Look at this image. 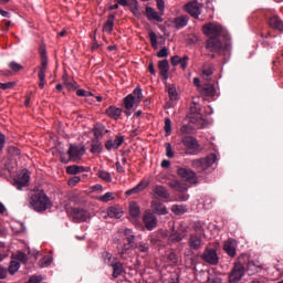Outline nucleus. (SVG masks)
<instances>
[{"label":"nucleus","instance_id":"c85d7f7f","mask_svg":"<svg viewBox=\"0 0 283 283\" xmlns=\"http://www.w3.org/2000/svg\"><path fill=\"white\" fill-rule=\"evenodd\" d=\"M114 19H116V15H108L106 22L104 23L103 32H107L108 34L112 33V30H114Z\"/></svg>","mask_w":283,"mask_h":283},{"label":"nucleus","instance_id":"a19ab883","mask_svg":"<svg viewBox=\"0 0 283 283\" xmlns=\"http://www.w3.org/2000/svg\"><path fill=\"white\" fill-rule=\"evenodd\" d=\"M149 40H150V45L154 48V50H158V36L154 31L149 33Z\"/></svg>","mask_w":283,"mask_h":283},{"label":"nucleus","instance_id":"4be33fe9","mask_svg":"<svg viewBox=\"0 0 283 283\" xmlns=\"http://www.w3.org/2000/svg\"><path fill=\"white\" fill-rule=\"evenodd\" d=\"M158 70H159L160 76H163V78L167 81V78H169V61L167 60L159 61Z\"/></svg>","mask_w":283,"mask_h":283},{"label":"nucleus","instance_id":"37998d69","mask_svg":"<svg viewBox=\"0 0 283 283\" xmlns=\"http://www.w3.org/2000/svg\"><path fill=\"white\" fill-rule=\"evenodd\" d=\"M207 283H222V277L218 274H209L207 277Z\"/></svg>","mask_w":283,"mask_h":283},{"label":"nucleus","instance_id":"c756f323","mask_svg":"<svg viewBox=\"0 0 283 283\" xmlns=\"http://www.w3.org/2000/svg\"><path fill=\"white\" fill-rule=\"evenodd\" d=\"M129 213L132 218L136 219L140 216V207L136 201H130L129 202Z\"/></svg>","mask_w":283,"mask_h":283},{"label":"nucleus","instance_id":"f3484780","mask_svg":"<svg viewBox=\"0 0 283 283\" xmlns=\"http://www.w3.org/2000/svg\"><path fill=\"white\" fill-rule=\"evenodd\" d=\"M139 104L140 103L135 99L133 94L127 95L124 98L125 109H127L124 112V114H126V116H132V112H129V109H132L134 105H139Z\"/></svg>","mask_w":283,"mask_h":283},{"label":"nucleus","instance_id":"9b49d317","mask_svg":"<svg viewBox=\"0 0 283 283\" xmlns=\"http://www.w3.org/2000/svg\"><path fill=\"white\" fill-rule=\"evenodd\" d=\"M45 72H48V56L42 55V62L39 71V87L43 90L45 87Z\"/></svg>","mask_w":283,"mask_h":283},{"label":"nucleus","instance_id":"4d7b16f0","mask_svg":"<svg viewBox=\"0 0 283 283\" xmlns=\"http://www.w3.org/2000/svg\"><path fill=\"white\" fill-rule=\"evenodd\" d=\"M41 266H50L52 264V258H44L42 261H40Z\"/></svg>","mask_w":283,"mask_h":283},{"label":"nucleus","instance_id":"4468645a","mask_svg":"<svg viewBox=\"0 0 283 283\" xmlns=\"http://www.w3.org/2000/svg\"><path fill=\"white\" fill-rule=\"evenodd\" d=\"M238 242L234 239H229L223 244V251L230 256L235 258Z\"/></svg>","mask_w":283,"mask_h":283},{"label":"nucleus","instance_id":"e433bc0d","mask_svg":"<svg viewBox=\"0 0 283 283\" xmlns=\"http://www.w3.org/2000/svg\"><path fill=\"white\" fill-rule=\"evenodd\" d=\"M81 171H83V167L76 165L66 168V174H70L71 176H76V174H81Z\"/></svg>","mask_w":283,"mask_h":283},{"label":"nucleus","instance_id":"a211bd4d","mask_svg":"<svg viewBox=\"0 0 283 283\" xmlns=\"http://www.w3.org/2000/svg\"><path fill=\"white\" fill-rule=\"evenodd\" d=\"M150 207H151L154 213H157V216H167V213H168L167 207H165L163 205V202H160L158 200H153L150 202Z\"/></svg>","mask_w":283,"mask_h":283},{"label":"nucleus","instance_id":"ddd939ff","mask_svg":"<svg viewBox=\"0 0 283 283\" xmlns=\"http://www.w3.org/2000/svg\"><path fill=\"white\" fill-rule=\"evenodd\" d=\"M70 216L76 222H85V220H87V211H85V209L73 208L70 211Z\"/></svg>","mask_w":283,"mask_h":283},{"label":"nucleus","instance_id":"bf43d9fd","mask_svg":"<svg viewBox=\"0 0 283 283\" xmlns=\"http://www.w3.org/2000/svg\"><path fill=\"white\" fill-rule=\"evenodd\" d=\"M17 260H19L20 262H28V256L23 252H18Z\"/></svg>","mask_w":283,"mask_h":283},{"label":"nucleus","instance_id":"0eeeda50","mask_svg":"<svg viewBox=\"0 0 283 283\" xmlns=\"http://www.w3.org/2000/svg\"><path fill=\"white\" fill-rule=\"evenodd\" d=\"M69 160L72 163H78L83 156H85V146L70 145L67 150Z\"/></svg>","mask_w":283,"mask_h":283},{"label":"nucleus","instance_id":"6e6552de","mask_svg":"<svg viewBox=\"0 0 283 283\" xmlns=\"http://www.w3.org/2000/svg\"><path fill=\"white\" fill-rule=\"evenodd\" d=\"M30 185V172L28 170H22L14 179L13 186L18 191H21L23 187Z\"/></svg>","mask_w":283,"mask_h":283},{"label":"nucleus","instance_id":"de8ad7c7","mask_svg":"<svg viewBox=\"0 0 283 283\" xmlns=\"http://www.w3.org/2000/svg\"><path fill=\"white\" fill-rule=\"evenodd\" d=\"M168 94L170 101H176V98H178V93L176 92V88L174 86L168 87Z\"/></svg>","mask_w":283,"mask_h":283},{"label":"nucleus","instance_id":"473e14b6","mask_svg":"<svg viewBox=\"0 0 283 283\" xmlns=\"http://www.w3.org/2000/svg\"><path fill=\"white\" fill-rule=\"evenodd\" d=\"M171 211L175 213V216H184V213H187V206L174 205L171 207Z\"/></svg>","mask_w":283,"mask_h":283},{"label":"nucleus","instance_id":"338daca9","mask_svg":"<svg viewBox=\"0 0 283 283\" xmlns=\"http://www.w3.org/2000/svg\"><path fill=\"white\" fill-rule=\"evenodd\" d=\"M148 71L150 72V74H153V76H156V69H154V62L149 63Z\"/></svg>","mask_w":283,"mask_h":283},{"label":"nucleus","instance_id":"7c9ffc66","mask_svg":"<svg viewBox=\"0 0 283 283\" xmlns=\"http://www.w3.org/2000/svg\"><path fill=\"white\" fill-rule=\"evenodd\" d=\"M109 218H116L117 220L123 218V209L119 207H111L107 211Z\"/></svg>","mask_w":283,"mask_h":283},{"label":"nucleus","instance_id":"8fccbe9b","mask_svg":"<svg viewBox=\"0 0 283 283\" xmlns=\"http://www.w3.org/2000/svg\"><path fill=\"white\" fill-rule=\"evenodd\" d=\"M167 56H169V50L164 46L158 53H157V57L158 59H167Z\"/></svg>","mask_w":283,"mask_h":283},{"label":"nucleus","instance_id":"f8f14e48","mask_svg":"<svg viewBox=\"0 0 283 283\" xmlns=\"http://www.w3.org/2000/svg\"><path fill=\"white\" fill-rule=\"evenodd\" d=\"M143 222L148 231H154V228L158 227V219L151 212L144 214Z\"/></svg>","mask_w":283,"mask_h":283},{"label":"nucleus","instance_id":"393cba45","mask_svg":"<svg viewBox=\"0 0 283 283\" xmlns=\"http://www.w3.org/2000/svg\"><path fill=\"white\" fill-rule=\"evenodd\" d=\"M182 145H185L187 147V149H198L199 145H198V140H196V138L191 137V136H185L181 139Z\"/></svg>","mask_w":283,"mask_h":283},{"label":"nucleus","instance_id":"412c9836","mask_svg":"<svg viewBox=\"0 0 283 283\" xmlns=\"http://www.w3.org/2000/svg\"><path fill=\"white\" fill-rule=\"evenodd\" d=\"M168 186L170 187V189H174L175 191H179L180 193L187 191V189H189V187L187 186V184L175 179L168 182Z\"/></svg>","mask_w":283,"mask_h":283},{"label":"nucleus","instance_id":"864d4df0","mask_svg":"<svg viewBox=\"0 0 283 283\" xmlns=\"http://www.w3.org/2000/svg\"><path fill=\"white\" fill-rule=\"evenodd\" d=\"M99 200H102V202H109V200H114V193L106 192L104 196L99 197Z\"/></svg>","mask_w":283,"mask_h":283},{"label":"nucleus","instance_id":"9d476101","mask_svg":"<svg viewBox=\"0 0 283 283\" xmlns=\"http://www.w3.org/2000/svg\"><path fill=\"white\" fill-rule=\"evenodd\" d=\"M201 9H202V4L198 3V1H196V0L188 2L185 6L186 12H188V14L190 17H193L195 19H198V17H200Z\"/></svg>","mask_w":283,"mask_h":283},{"label":"nucleus","instance_id":"c03bdc74","mask_svg":"<svg viewBox=\"0 0 283 283\" xmlns=\"http://www.w3.org/2000/svg\"><path fill=\"white\" fill-rule=\"evenodd\" d=\"M164 129L166 132V136H171V119L169 117L165 118Z\"/></svg>","mask_w":283,"mask_h":283},{"label":"nucleus","instance_id":"052dcab7","mask_svg":"<svg viewBox=\"0 0 283 283\" xmlns=\"http://www.w3.org/2000/svg\"><path fill=\"white\" fill-rule=\"evenodd\" d=\"M115 167L117 174H125V168L123 167V165H120V161H116Z\"/></svg>","mask_w":283,"mask_h":283},{"label":"nucleus","instance_id":"603ef678","mask_svg":"<svg viewBox=\"0 0 283 283\" xmlns=\"http://www.w3.org/2000/svg\"><path fill=\"white\" fill-rule=\"evenodd\" d=\"M78 182H81V177L78 176H74L73 178H71L67 182L69 187H76V185H78Z\"/></svg>","mask_w":283,"mask_h":283},{"label":"nucleus","instance_id":"69168bd1","mask_svg":"<svg viewBox=\"0 0 283 283\" xmlns=\"http://www.w3.org/2000/svg\"><path fill=\"white\" fill-rule=\"evenodd\" d=\"M161 167H163L164 169H169V168L171 167V161H169V160H167V159H164V160L161 161Z\"/></svg>","mask_w":283,"mask_h":283},{"label":"nucleus","instance_id":"2eb2a0df","mask_svg":"<svg viewBox=\"0 0 283 283\" xmlns=\"http://www.w3.org/2000/svg\"><path fill=\"white\" fill-rule=\"evenodd\" d=\"M198 92L206 98H213V96H216V86L212 84H202V87H199Z\"/></svg>","mask_w":283,"mask_h":283},{"label":"nucleus","instance_id":"49530a36","mask_svg":"<svg viewBox=\"0 0 283 283\" xmlns=\"http://www.w3.org/2000/svg\"><path fill=\"white\" fill-rule=\"evenodd\" d=\"M179 65L182 70H187V67L189 66V55H184L181 57V61L179 62Z\"/></svg>","mask_w":283,"mask_h":283},{"label":"nucleus","instance_id":"79ce46f5","mask_svg":"<svg viewBox=\"0 0 283 283\" xmlns=\"http://www.w3.org/2000/svg\"><path fill=\"white\" fill-rule=\"evenodd\" d=\"M133 249H137V251H140V253H147V251H149V245L145 242H139L135 244Z\"/></svg>","mask_w":283,"mask_h":283},{"label":"nucleus","instance_id":"1a4fd4ad","mask_svg":"<svg viewBox=\"0 0 283 283\" xmlns=\"http://www.w3.org/2000/svg\"><path fill=\"white\" fill-rule=\"evenodd\" d=\"M188 245L192 251H199V249H202V247H205V242H202V234H190Z\"/></svg>","mask_w":283,"mask_h":283},{"label":"nucleus","instance_id":"2f4dec72","mask_svg":"<svg viewBox=\"0 0 283 283\" xmlns=\"http://www.w3.org/2000/svg\"><path fill=\"white\" fill-rule=\"evenodd\" d=\"M185 238H187V233L185 231L181 232H174L172 234H170V242H182V240H185Z\"/></svg>","mask_w":283,"mask_h":283},{"label":"nucleus","instance_id":"6ab92c4d","mask_svg":"<svg viewBox=\"0 0 283 283\" xmlns=\"http://www.w3.org/2000/svg\"><path fill=\"white\" fill-rule=\"evenodd\" d=\"M125 143V137L124 136H117L115 140H108L105 143V147L107 151H112V149H118L120 145Z\"/></svg>","mask_w":283,"mask_h":283},{"label":"nucleus","instance_id":"7ed1b4c3","mask_svg":"<svg viewBox=\"0 0 283 283\" xmlns=\"http://www.w3.org/2000/svg\"><path fill=\"white\" fill-rule=\"evenodd\" d=\"M216 160H218L216 154H210L205 158L192 160L191 167H193V169H197L198 171H207L209 167H213Z\"/></svg>","mask_w":283,"mask_h":283},{"label":"nucleus","instance_id":"bb28decb","mask_svg":"<svg viewBox=\"0 0 283 283\" xmlns=\"http://www.w3.org/2000/svg\"><path fill=\"white\" fill-rule=\"evenodd\" d=\"M174 23H175V28H177V30H180L185 28L187 23H189V17L187 15L177 17L175 18Z\"/></svg>","mask_w":283,"mask_h":283},{"label":"nucleus","instance_id":"423d86ee","mask_svg":"<svg viewBox=\"0 0 283 283\" xmlns=\"http://www.w3.org/2000/svg\"><path fill=\"white\" fill-rule=\"evenodd\" d=\"M245 271L247 270L244 268V264H242V262H240V261H237L229 274V282L230 283L240 282V280H242V277H244Z\"/></svg>","mask_w":283,"mask_h":283},{"label":"nucleus","instance_id":"dca6fc26","mask_svg":"<svg viewBox=\"0 0 283 283\" xmlns=\"http://www.w3.org/2000/svg\"><path fill=\"white\" fill-rule=\"evenodd\" d=\"M153 195L155 198H160L161 200H169V190L165 188L164 186H155L153 188Z\"/></svg>","mask_w":283,"mask_h":283},{"label":"nucleus","instance_id":"680f3d73","mask_svg":"<svg viewBox=\"0 0 283 283\" xmlns=\"http://www.w3.org/2000/svg\"><path fill=\"white\" fill-rule=\"evenodd\" d=\"M9 154H12V156H19L21 151L17 147L11 146L9 147Z\"/></svg>","mask_w":283,"mask_h":283},{"label":"nucleus","instance_id":"a18cd8bd","mask_svg":"<svg viewBox=\"0 0 283 283\" xmlns=\"http://www.w3.org/2000/svg\"><path fill=\"white\" fill-rule=\"evenodd\" d=\"M9 67H10V70H12V72H21V70H23V65L17 63V62L9 63Z\"/></svg>","mask_w":283,"mask_h":283},{"label":"nucleus","instance_id":"72a5a7b5","mask_svg":"<svg viewBox=\"0 0 283 283\" xmlns=\"http://www.w3.org/2000/svg\"><path fill=\"white\" fill-rule=\"evenodd\" d=\"M213 74V64H203L202 66V76L209 78Z\"/></svg>","mask_w":283,"mask_h":283},{"label":"nucleus","instance_id":"5fc2aeb1","mask_svg":"<svg viewBox=\"0 0 283 283\" xmlns=\"http://www.w3.org/2000/svg\"><path fill=\"white\" fill-rule=\"evenodd\" d=\"M180 61H182V57H179L178 55H174L170 59V63H171L172 67L180 65Z\"/></svg>","mask_w":283,"mask_h":283},{"label":"nucleus","instance_id":"ea45409f","mask_svg":"<svg viewBox=\"0 0 283 283\" xmlns=\"http://www.w3.org/2000/svg\"><path fill=\"white\" fill-rule=\"evenodd\" d=\"M132 95L134 96L137 103H140L143 101V88L136 87L133 91Z\"/></svg>","mask_w":283,"mask_h":283},{"label":"nucleus","instance_id":"c9c22d12","mask_svg":"<svg viewBox=\"0 0 283 283\" xmlns=\"http://www.w3.org/2000/svg\"><path fill=\"white\" fill-rule=\"evenodd\" d=\"M189 134H193V127L191 125H184L179 129V136H189Z\"/></svg>","mask_w":283,"mask_h":283},{"label":"nucleus","instance_id":"e2e57ef3","mask_svg":"<svg viewBox=\"0 0 283 283\" xmlns=\"http://www.w3.org/2000/svg\"><path fill=\"white\" fill-rule=\"evenodd\" d=\"M157 8L160 12H165V1L164 0H157Z\"/></svg>","mask_w":283,"mask_h":283},{"label":"nucleus","instance_id":"5701e85b","mask_svg":"<svg viewBox=\"0 0 283 283\" xmlns=\"http://www.w3.org/2000/svg\"><path fill=\"white\" fill-rule=\"evenodd\" d=\"M149 187V181H140L136 187L133 189H129L125 192L126 196H134L136 193H140L142 191H145Z\"/></svg>","mask_w":283,"mask_h":283},{"label":"nucleus","instance_id":"3c124183","mask_svg":"<svg viewBox=\"0 0 283 283\" xmlns=\"http://www.w3.org/2000/svg\"><path fill=\"white\" fill-rule=\"evenodd\" d=\"M166 156L167 158H174V148H171L170 143H166Z\"/></svg>","mask_w":283,"mask_h":283},{"label":"nucleus","instance_id":"0e129e2a","mask_svg":"<svg viewBox=\"0 0 283 283\" xmlns=\"http://www.w3.org/2000/svg\"><path fill=\"white\" fill-rule=\"evenodd\" d=\"M8 276V270L0 266V280H6Z\"/></svg>","mask_w":283,"mask_h":283},{"label":"nucleus","instance_id":"cd10ccee","mask_svg":"<svg viewBox=\"0 0 283 283\" xmlns=\"http://www.w3.org/2000/svg\"><path fill=\"white\" fill-rule=\"evenodd\" d=\"M113 268V277L114 280H116V277H120V275H123V263L120 262H115V263H111L109 264Z\"/></svg>","mask_w":283,"mask_h":283},{"label":"nucleus","instance_id":"39448f33","mask_svg":"<svg viewBox=\"0 0 283 283\" xmlns=\"http://www.w3.org/2000/svg\"><path fill=\"white\" fill-rule=\"evenodd\" d=\"M177 175L188 185H198L199 182L198 175L192 169L180 167L177 169Z\"/></svg>","mask_w":283,"mask_h":283},{"label":"nucleus","instance_id":"774afa93","mask_svg":"<svg viewBox=\"0 0 283 283\" xmlns=\"http://www.w3.org/2000/svg\"><path fill=\"white\" fill-rule=\"evenodd\" d=\"M193 85L197 86L198 92L200 91V87H202V84H200V78L195 77L193 78Z\"/></svg>","mask_w":283,"mask_h":283},{"label":"nucleus","instance_id":"4c0bfd02","mask_svg":"<svg viewBox=\"0 0 283 283\" xmlns=\"http://www.w3.org/2000/svg\"><path fill=\"white\" fill-rule=\"evenodd\" d=\"M102 151H103V144H101V142H98V140L93 142L92 147H91V153L92 154H101Z\"/></svg>","mask_w":283,"mask_h":283},{"label":"nucleus","instance_id":"13d9d810","mask_svg":"<svg viewBox=\"0 0 283 283\" xmlns=\"http://www.w3.org/2000/svg\"><path fill=\"white\" fill-rule=\"evenodd\" d=\"M168 260L170 262H172V264H178V255H176V253L171 252L169 255H168Z\"/></svg>","mask_w":283,"mask_h":283},{"label":"nucleus","instance_id":"20e7f679","mask_svg":"<svg viewBox=\"0 0 283 283\" xmlns=\"http://www.w3.org/2000/svg\"><path fill=\"white\" fill-rule=\"evenodd\" d=\"M201 260L206 264H210V266H218L220 264V256H218V252L213 248H206L201 254Z\"/></svg>","mask_w":283,"mask_h":283},{"label":"nucleus","instance_id":"6e6d98bb","mask_svg":"<svg viewBox=\"0 0 283 283\" xmlns=\"http://www.w3.org/2000/svg\"><path fill=\"white\" fill-rule=\"evenodd\" d=\"M248 271H250L251 275H253V273H258V266L253 261L248 263Z\"/></svg>","mask_w":283,"mask_h":283},{"label":"nucleus","instance_id":"f704fd0d","mask_svg":"<svg viewBox=\"0 0 283 283\" xmlns=\"http://www.w3.org/2000/svg\"><path fill=\"white\" fill-rule=\"evenodd\" d=\"M97 177L101 178V180H104V182H112V174L106 170H98Z\"/></svg>","mask_w":283,"mask_h":283},{"label":"nucleus","instance_id":"a878e982","mask_svg":"<svg viewBox=\"0 0 283 283\" xmlns=\"http://www.w3.org/2000/svg\"><path fill=\"white\" fill-rule=\"evenodd\" d=\"M269 25L270 28H273V30H279L280 32L283 31V22L277 15H273L272 18H270Z\"/></svg>","mask_w":283,"mask_h":283},{"label":"nucleus","instance_id":"09e8293b","mask_svg":"<svg viewBox=\"0 0 283 283\" xmlns=\"http://www.w3.org/2000/svg\"><path fill=\"white\" fill-rule=\"evenodd\" d=\"M17 85V82L0 83V90H12Z\"/></svg>","mask_w":283,"mask_h":283},{"label":"nucleus","instance_id":"aec40b11","mask_svg":"<svg viewBox=\"0 0 283 283\" xmlns=\"http://www.w3.org/2000/svg\"><path fill=\"white\" fill-rule=\"evenodd\" d=\"M146 17L148 21H157V23H163V15L158 14L156 9L151 7H146Z\"/></svg>","mask_w":283,"mask_h":283},{"label":"nucleus","instance_id":"f257e3e1","mask_svg":"<svg viewBox=\"0 0 283 283\" xmlns=\"http://www.w3.org/2000/svg\"><path fill=\"white\" fill-rule=\"evenodd\" d=\"M202 33L208 36L206 50L209 52H227L231 48V35L222 24L209 22L202 25Z\"/></svg>","mask_w":283,"mask_h":283},{"label":"nucleus","instance_id":"b1692460","mask_svg":"<svg viewBox=\"0 0 283 283\" xmlns=\"http://www.w3.org/2000/svg\"><path fill=\"white\" fill-rule=\"evenodd\" d=\"M105 114H107L109 118L118 120V118H120V115L123 114V109L116 106H109L108 108H106Z\"/></svg>","mask_w":283,"mask_h":283},{"label":"nucleus","instance_id":"f03ea898","mask_svg":"<svg viewBox=\"0 0 283 283\" xmlns=\"http://www.w3.org/2000/svg\"><path fill=\"white\" fill-rule=\"evenodd\" d=\"M28 207L36 213H43V211H48L52 207V202L45 191L33 190L29 193Z\"/></svg>","mask_w":283,"mask_h":283},{"label":"nucleus","instance_id":"58836bf2","mask_svg":"<svg viewBox=\"0 0 283 283\" xmlns=\"http://www.w3.org/2000/svg\"><path fill=\"white\" fill-rule=\"evenodd\" d=\"M19 269H21V263H19L18 261H11V263L9 265V273L11 275H14V273H17V271H19Z\"/></svg>","mask_w":283,"mask_h":283}]
</instances>
